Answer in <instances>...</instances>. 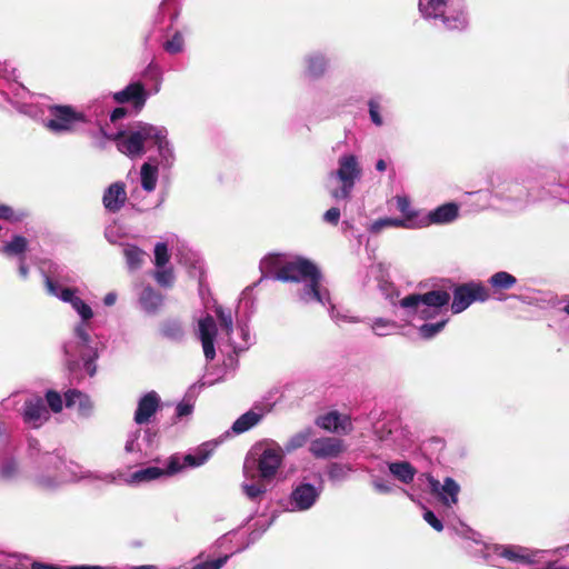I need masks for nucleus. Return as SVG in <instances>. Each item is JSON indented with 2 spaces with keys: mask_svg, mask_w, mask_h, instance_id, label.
I'll use <instances>...</instances> for the list:
<instances>
[{
  "mask_svg": "<svg viewBox=\"0 0 569 569\" xmlns=\"http://www.w3.org/2000/svg\"><path fill=\"white\" fill-rule=\"evenodd\" d=\"M163 49L170 54H177L184 49V38L181 32L176 31L173 36L163 43Z\"/></svg>",
  "mask_w": 569,
  "mask_h": 569,
  "instance_id": "49530a36",
  "label": "nucleus"
},
{
  "mask_svg": "<svg viewBox=\"0 0 569 569\" xmlns=\"http://www.w3.org/2000/svg\"><path fill=\"white\" fill-rule=\"evenodd\" d=\"M192 410H193V406L191 403L180 402V403H178V406L176 408V416L178 418L187 417V416L191 415Z\"/></svg>",
  "mask_w": 569,
  "mask_h": 569,
  "instance_id": "13d9d810",
  "label": "nucleus"
},
{
  "mask_svg": "<svg viewBox=\"0 0 569 569\" xmlns=\"http://www.w3.org/2000/svg\"><path fill=\"white\" fill-rule=\"evenodd\" d=\"M340 219V210L338 208H330L323 214V220L331 224H337Z\"/></svg>",
  "mask_w": 569,
  "mask_h": 569,
  "instance_id": "4d7b16f0",
  "label": "nucleus"
},
{
  "mask_svg": "<svg viewBox=\"0 0 569 569\" xmlns=\"http://www.w3.org/2000/svg\"><path fill=\"white\" fill-rule=\"evenodd\" d=\"M316 425L323 430L336 433H349L352 430L350 417L338 411H330L319 416L316 419Z\"/></svg>",
  "mask_w": 569,
  "mask_h": 569,
  "instance_id": "5701e85b",
  "label": "nucleus"
},
{
  "mask_svg": "<svg viewBox=\"0 0 569 569\" xmlns=\"http://www.w3.org/2000/svg\"><path fill=\"white\" fill-rule=\"evenodd\" d=\"M282 460L283 449L277 443L268 445L258 459H249V461H254V472H258L260 480L268 481L276 477Z\"/></svg>",
  "mask_w": 569,
  "mask_h": 569,
  "instance_id": "4468645a",
  "label": "nucleus"
},
{
  "mask_svg": "<svg viewBox=\"0 0 569 569\" xmlns=\"http://www.w3.org/2000/svg\"><path fill=\"white\" fill-rule=\"evenodd\" d=\"M262 278H271L283 282L301 283L297 290L299 299L305 303L318 302L327 307L330 318L337 323L358 322L355 317L342 313L332 305L329 291L322 287V274L318 267L308 259H287L281 254H269L260 261Z\"/></svg>",
  "mask_w": 569,
  "mask_h": 569,
  "instance_id": "f03ea898",
  "label": "nucleus"
},
{
  "mask_svg": "<svg viewBox=\"0 0 569 569\" xmlns=\"http://www.w3.org/2000/svg\"><path fill=\"white\" fill-rule=\"evenodd\" d=\"M216 315L220 322L221 332L228 336L229 346L234 352H241L249 348L251 343V337L249 328L246 323H238L237 335L239 339L232 337L233 333V319L231 310H226L221 306L216 308Z\"/></svg>",
  "mask_w": 569,
  "mask_h": 569,
  "instance_id": "9b49d317",
  "label": "nucleus"
},
{
  "mask_svg": "<svg viewBox=\"0 0 569 569\" xmlns=\"http://www.w3.org/2000/svg\"><path fill=\"white\" fill-rule=\"evenodd\" d=\"M46 453H49V452L41 451L40 443L37 439H34V438L28 439V456L36 463V466L38 468V471L36 473H40V472L47 473L48 463H43L41 461L42 456Z\"/></svg>",
  "mask_w": 569,
  "mask_h": 569,
  "instance_id": "58836bf2",
  "label": "nucleus"
},
{
  "mask_svg": "<svg viewBox=\"0 0 569 569\" xmlns=\"http://www.w3.org/2000/svg\"><path fill=\"white\" fill-rule=\"evenodd\" d=\"M157 148V157L152 158L162 170H170L176 163V151L173 143L168 139V130L164 127L156 126L151 142Z\"/></svg>",
  "mask_w": 569,
  "mask_h": 569,
  "instance_id": "f3484780",
  "label": "nucleus"
},
{
  "mask_svg": "<svg viewBox=\"0 0 569 569\" xmlns=\"http://www.w3.org/2000/svg\"><path fill=\"white\" fill-rule=\"evenodd\" d=\"M397 209L403 214L402 220H409L413 223V229H421V226H418L421 217H423V212L416 211L411 207V202L409 198L405 196L396 197Z\"/></svg>",
  "mask_w": 569,
  "mask_h": 569,
  "instance_id": "72a5a7b5",
  "label": "nucleus"
},
{
  "mask_svg": "<svg viewBox=\"0 0 569 569\" xmlns=\"http://www.w3.org/2000/svg\"><path fill=\"white\" fill-rule=\"evenodd\" d=\"M159 177V167L149 158L140 168L141 187L147 192L154 191Z\"/></svg>",
  "mask_w": 569,
  "mask_h": 569,
  "instance_id": "7c9ffc66",
  "label": "nucleus"
},
{
  "mask_svg": "<svg viewBox=\"0 0 569 569\" xmlns=\"http://www.w3.org/2000/svg\"><path fill=\"white\" fill-rule=\"evenodd\" d=\"M27 217V212L23 210H13L11 207L7 204L0 203V219L10 221V222H19L22 221Z\"/></svg>",
  "mask_w": 569,
  "mask_h": 569,
  "instance_id": "de8ad7c7",
  "label": "nucleus"
},
{
  "mask_svg": "<svg viewBox=\"0 0 569 569\" xmlns=\"http://www.w3.org/2000/svg\"><path fill=\"white\" fill-rule=\"evenodd\" d=\"M450 293L445 290H431L419 295L412 293L399 301L400 308L403 310L407 321L416 320H438L441 316L448 317V305Z\"/></svg>",
  "mask_w": 569,
  "mask_h": 569,
  "instance_id": "423d86ee",
  "label": "nucleus"
},
{
  "mask_svg": "<svg viewBox=\"0 0 569 569\" xmlns=\"http://www.w3.org/2000/svg\"><path fill=\"white\" fill-rule=\"evenodd\" d=\"M370 327L373 333L378 337H387L398 330L397 322L385 318L372 319Z\"/></svg>",
  "mask_w": 569,
  "mask_h": 569,
  "instance_id": "ea45409f",
  "label": "nucleus"
},
{
  "mask_svg": "<svg viewBox=\"0 0 569 569\" xmlns=\"http://www.w3.org/2000/svg\"><path fill=\"white\" fill-rule=\"evenodd\" d=\"M168 246L164 242H158L154 247V264L157 268H163L169 262Z\"/></svg>",
  "mask_w": 569,
  "mask_h": 569,
  "instance_id": "09e8293b",
  "label": "nucleus"
},
{
  "mask_svg": "<svg viewBox=\"0 0 569 569\" xmlns=\"http://www.w3.org/2000/svg\"><path fill=\"white\" fill-rule=\"evenodd\" d=\"M127 201L126 186L117 181L110 184L103 193L102 202L110 212H118Z\"/></svg>",
  "mask_w": 569,
  "mask_h": 569,
  "instance_id": "cd10ccee",
  "label": "nucleus"
},
{
  "mask_svg": "<svg viewBox=\"0 0 569 569\" xmlns=\"http://www.w3.org/2000/svg\"><path fill=\"white\" fill-rule=\"evenodd\" d=\"M49 412L40 398H33L24 403L23 419L33 427H40L48 420Z\"/></svg>",
  "mask_w": 569,
  "mask_h": 569,
  "instance_id": "c85d7f7f",
  "label": "nucleus"
},
{
  "mask_svg": "<svg viewBox=\"0 0 569 569\" xmlns=\"http://www.w3.org/2000/svg\"><path fill=\"white\" fill-rule=\"evenodd\" d=\"M389 472L400 482L409 485L413 481L417 469L408 461L388 463Z\"/></svg>",
  "mask_w": 569,
  "mask_h": 569,
  "instance_id": "2f4dec72",
  "label": "nucleus"
},
{
  "mask_svg": "<svg viewBox=\"0 0 569 569\" xmlns=\"http://www.w3.org/2000/svg\"><path fill=\"white\" fill-rule=\"evenodd\" d=\"M229 558L230 556L226 555L216 560L197 563L192 567V569H220L227 563Z\"/></svg>",
  "mask_w": 569,
  "mask_h": 569,
  "instance_id": "603ef678",
  "label": "nucleus"
},
{
  "mask_svg": "<svg viewBox=\"0 0 569 569\" xmlns=\"http://www.w3.org/2000/svg\"><path fill=\"white\" fill-rule=\"evenodd\" d=\"M69 569H114V568L102 567V566H91V565H79V566H69Z\"/></svg>",
  "mask_w": 569,
  "mask_h": 569,
  "instance_id": "69168bd1",
  "label": "nucleus"
},
{
  "mask_svg": "<svg viewBox=\"0 0 569 569\" xmlns=\"http://www.w3.org/2000/svg\"><path fill=\"white\" fill-rule=\"evenodd\" d=\"M160 397L156 391H149L142 396L138 401V407L134 412V422L143 425L150 421L151 417L160 408Z\"/></svg>",
  "mask_w": 569,
  "mask_h": 569,
  "instance_id": "bb28decb",
  "label": "nucleus"
},
{
  "mask_svg": "<svg viewBox=\"0 0 569 569\" xmlns=\"http://www.w3.org/2000/svg\"><path fill=\"white\" fill-rule=\"evenodd\" d=\"M303 66V77L308 80H318L327 72L329 59L323 52L312 51L305 56Z\"/></svg>",
  "mask_w": 569,
  "mask_h": 569,
  "instance_id": "b1692460",
  "label": "nucleus"
},
{
  "mask_svg": "<svg viewBox=\"0 0 569 569\" xmlns=\"http://www.w3.org/2000/svg\"><path fill=\"white\" fill-rule=\"evenodd\" d=\"M312 429L306 428L289 438L284 445L283 451L291 452L303 447L311 438Z\"/></svg>",
  "mask_w": 569,
  "mask_h": 569,
  "instance_id": "79ce46f5",
  "label": "nucleus"
},
{
  "mask_svg": "<svg viewBox=\"0 0 569 569\" xmlns=\"http://www.w3.org/2000/svg\"><path fill=\"white\" fill-rule=\"evenodd\" d=\"M428 482L431 493L436 496L443 506L451 508L452 506L457 505L460 486L456 480L447 477L441 483L432 476H429Z\"/></svg>",
  "mask_w": 569,
  "mask_h": 569,
  "instance_id": "aec40b11",
  "label": "nucleus"
},
{
  "mask_svg": "<svg viewBox=\"0 0 569 569\" xmlns=\"http://www.w3.org/2000/svg\"><path fill=\"white\" fill-rule=\"evenodd\" d=\"M70 279L61 276H46L47 292L64 303H69L80 318L73 328L72 337L63 345L66 361L71 371L83 369L90 377L96 371L98 359L97 341L90 336L92 308L79 296V289L68 287Z\"/></svg>",
  "mask_w": 569,
  "mask_h": 569,
  "instance_id": "f257e3e1",
  "label": "nucleus"
},
{
  "mask_svg": "<svg viewBox=\"0 0 569 569\" xmlns=\"http://www.w3.org/2000/svg\"><path fill=\"white\" fill-rule=\"evenodd\" d=\"M488 283L495 291L508 290L517 283V278L507 271H499L488 279Z\"/></svg>",
  "mask_w": 569,
  "mask_h": 569,
  "instance_id": "c9c22d12",
  "label": "nucleus"
},
{
  "mask_svg": "<svg viewBox=\"0 0 569 569\" xmlns=\"http://www.w3.org/2000/svg\"><path fill=\"white\" fill-rule=\"evenodd\" d=\"M19 273H20V276L23 279H26L28 277V273H29V269H28V267L24 263V258L23 257H20Z\"/></svg>",
  "mask_w": 569,
  "mask_h": 569,
  "instance_id": "338daca9",
  "label": "nucleus"
},
{
  "mask_svg": "<svg viewBox=\"0 0 569 569\" xmlns=\"http://www.w3.org/2000/svg\"><path fill=\"white\" fill-rule=\"evenodd\" d=\"M371 483L375 490L379 493H390L392 491V487L381 478H373Z\"/></svg>",
  "mask_w": 569,
  "mask_h": 569,
  "instance_id": "864d4df0",
  "label": "nucleus"
},
{
  "mask_svg": "<svg viewBox=\"0 0 569 569\" xmlns=\"http://www.w3.org/2000/svg\"><path fill=\"white\" fill-rule=\"evenodd\" d=\"M413 223L409 220H402L401 218H382L378 219L370 226V231L373 233L380 232L385 228H405L413 229Z\"/></svg>",
  "mask_w": 569,
  "mask_h": 569,
  "instance_id": "e433bc0d",
  "label": "nucleus"
},
{
  "mask_svg": "<svg viewBox=\"0 0 569 569\" xmlns=\"http://www.w3.org/2000/svg\"><path fill=\"white\" fill-rule=\"evenodd\" d=\"M48 114L43 119V127L57 136L77 132L79 127L89 121V116L68 104H52L48 107Z\"/></svg>",
  "mask_w": 569,
  "mask_h": 569,
  "instance_id": "1a4fd4ad",
  "label": "nucleus"
},
{
  "mask_svg": "<svg viewBox=\"0 0 569 569\" xmlns=\"http://www.w3.org/2000/svg\"><path fill=\"white\" fill-rule=\"evenodd\" d=\"M351 471L352 468L350 466L333 462L328 466L327 473L331 481L340 482L346 480Z\"/></svg>",
  "mask_w": 569,
  "mask_h": 569,
  "instance_id": "c03bdc74",
  "label": "nucleus"
},
{
  "mask_svg": "<svg viewBox=\"0 0 569 569\" xmlns=\"http://www.w3.org/2000/svg\"><path fill=\"white\" fill-rule=\"evenodd\" d=\"M157 433L151 429H136L128 432L124 442V452L140 462L152 455Z\"/></svg>",
  "mask_w": 569,
  "mask_h": 569,
  "instance_id": "ddd939ff",
  "label": "nucleus"
},
{
  "mask_svg": "<svg viewBox=\"0 0 569 569\" xmlns=\"http://www.w3.org/2000/svg\"><path fill=\"white\" fill-rule=\"evenodd\" d=\"M32 569H69V566H58L52 563H44L40 561H33L31 563Z\"/></svg>",
  "mask_w": 569,
  "mask_h": 569,
  "instance_id": "bf43d9fd",
  "label": "nucleus"
},
{
  "mask_svg": "<svg viewBox=\"0 0 569 569\" xmlns=\"http://www.w3.org/2000/svg\"><path fill=\"white\" fill-rule=\"evenodd\" d=\"M123 256L130 270L140 269L148 254L134 244H126L123 247Z\"/></svg>",
  "mask_w": 569,
  "mask_h": 569,
  "instance_id": "f704fd0d",
  "label": "nucleus"
},
{
  "mask_svg": "<svg viewBox=\"0 0 569 569\" xmlns=\"http://www.w3.org/2000/svg\"><path fill=\"white\" fill-rule=\"evenodd\" d=\"M126 114H127L126 108H122V107L116 108L110 114V120H111V122H117L119 119H122Z\"/></svg>",
  "mask_w": 569,
  "mask_h": 569,
  "instance_id": "680f3d73",
  "label": "nucleus"
},
{
  "mask_svg": "<svg viewBox=\"0 0 569 569\" xmlns=\"http://www.w3.org/2000/svg\"><path fill=\"white\" fill-rule=\"evenodd\" d=\"M130 569H159L154 565H141V566H133Z\"/></svg>",
  "mask_w": 569,
  "mask_h": 569,
  "instance_id": "774afa93",
  "label": "nucleus"
},
{
  "mask_svg": "<svg viewBox=\"0 0 569 569\" xmlns=\"http://www.w3.org/2000/svg\"><path fill=\"white\" fill-rule=\"evenodd\" d=\"M0 76L8 80H16V69L8 61H1V72Z\"/></svg>",
  "mask_w": 569,
  "mask_h": 569,
  "instance_id": "6e6d98bb",
  "label": "nucleus"
},
{
  "mask_svg": "<svg viewBox=\"0 0 569 569\" xmlns=\"http://www.w3.org/2000/svg\"><path fill=\"white\" fill-rule=\"evenodd\" d=\"M375 432L381 442L393 449L403 450L411 445L409 430L397 420H390L377 426Z\"/></svg>",
  "mask_w": 569,
  "mask_h": 569,
  "instance_id": "dca6fc26",
  "label": "nucleus"
},
{
  "mask_svg": "<svg viewBox=\"0 0 569 569\" xmlns=\"http://www.w3.org/2000/svg\"><path fill=\"white\" fill-rule=\"evenodd\" d=\"M271 520L263 523L261 527H260V530L257 531V530H253L251 533H250V539L252 541L257 540L268 528L269 526L271 525Z\"/></svg>",
  "mask_w": 569,
  "mask_h": 569,
  "instance_id": "e2e57ef3",
  "label": "nucleus"
},
{
  "mask_svg": "<svg viewBox=\"0 0 569 569\" xmlns=\"http://www.w3.org/2000/svg\"><path fill=\"white\" fill-rule=\"evenodd\" d=\"M383 98L381 96L372 97L368 101L369 117L377 127L383 126L385 121L381 116Z\"/></svg>",
  "mask_w": 569,
  "mask_h": 569,
  "instance_id": "37998d69",
  "label": "nucleus"
},
{
  "mask_svg": "<svg viewBox=\"0 0 569 569\" xmlns=\"http://www.w3.org/2000/svg\"><path fill=\"white\" fill-rule=\"evenodd\" d=\"M156 126L147 122H136L127 130L109 132L104 127L92 133V144L97 148H104L108 141H113L117 149L131 159L139 158L146 153V146L151 142Z\"/></svg>",
  "mask_w": 569,
  "mask_h": 569,
  "instance_id": "20e7f679",
  "label": "nucleus"
},
{
  "mask_svg": "<svg viewBox=\"0 0 569 569\" xmlns=\"http://www.w3.org/2000/svg\"><path fill=\"white\" fill-rule=\"evenodd\" d=\"M64 403L67 408L76 409L82 417L90 416L93 408L90 398L76 389H70L64 393Z\"/></svg>",
  "mask_w": 569,
  "mask_h": 569,
  "instance_id": "c756f323",
  "label": "nucleus"
},
{
  "mask_svg": "<svg viewBox=\"0 0 569 569\" xmlns=\"http://www.w3.org/2000/svg\"><path fill=\"white\" fill-rule=\"evenodd\" d=\"M490 295L488 289L481 283L469 282L458 286L453 290V299L451 303V311L460 313L465 311L475 301H487Z\"/></svg>",
  "mask_w": 569,
  "mask_h": 569,
  "instance_id": "2eb2a0df",
  "label": "nucleus"
},
{
  "mask_svg": "<svg viewBox=\"0 0 569 569\" xmlns=\"http://www.w3.org/2000/svg\"><path fill=\"white\" fill-rule=\"evenodd\" d=\"M46 400L53 412H60L63 407V400L57 391L49 390L46 393Z\"/></svg>",
  "mask_w": 569,
  "mask_h": 569,
  "instance_id": "3c124183",
  "label": "nucleus"
},
{
  "mask_svg": "<svg viewBox=\"0 0 569 569\" xmlns=\"http://www.w3.org/2000/svg\"><path fill=\"white\" fill-rule=\"evenodd\" d=\"M117 103L131 102L137 110H141L148 99V92L140 82L129 83L124 89L112 94Z\"/></svg>",
  "mask_w": 569,
  "mask_h": 569,
  "instance_id": "393cba45",
  "label": "nucleus"
},
{
  "mask_svg": "<svg viewBox=\"0 0 569 569\" xmlns=\"http://www.w3.org/2000/svg\"><path fill=\"white\" fill-rule=\"evenodd\" d=\"M347 447L345 441L335 437H321L310 441L309 452L316 459H335L340 457Z\"/></svg>",
  "mask_w": 569,
  "mask_h": 569,
  "instance_id": "6ab92c4d",
  "label": "nucleus"
},
{
  "mask_svg": "<svg viewBox=\"0 0 569 569\" xmlns=\"http://www.w3.org/2000/svg\"><path fill=\"white\" fill-rule=\"evenodd\" d=\"M363 169L360 158L351 152L342 153L337 159L336 169L328 173V188L335 200L351 198L356 184L362 179Z\"/></svg>",
  "mask_w": 569,
  "mask_h": 569,
  "instance_id": "0eeeda50",
  "label": "nucleus"
},
{
  "mask_svg": "<svg viewBox=\"0 0 569 569\" xmlns=\"http://www.w3.org/2000/svg\"><path fill=\"white\" fill-rule=\"evenodd\" d=\"M41 461L48 463L47 473H34L31 477L33 485L40 490L51 491L64 482L79 481L87 478L101 479L107 482L114 480L111 475H104L103 477L93 476L91 472L83 470L79 465L66 461L58 453H46L42 456Z\"/></svg>",
  "mask_w": 569,
  "mask_h": 569,
  "instance_id": "7ed1b4c3",
  "label": "nucleus"
},
{
  "mask_svg": "<svg viewBox=\"0 0 569 569\" xmlns=\"http://www.w3.org/2000/svg\"><path fill=\"white\" fill-rule=\"evenodd\" d=\"M28 241L24 237L14 236L3 248L7 256H21L27 250Z\"/></svg>",
  "mask_w": 569,
  "mask_h": 569,
  "instance_id": "a18cd8bd",
  "label": "nucleus"
},
{
  "mask_svg": "<svg viewBox=\"0 0 569 569\" xmlns=\"http://www.w3.org/2000/svg\"><path fill=\"white\" fill-rule=\"evenodd\" d=\"M117 298H118V297H117V293H116V292H109V293H107V295L104 296V298H103V303H104V306H107V307H111V306H113V305L116 303V301H117Z\"/></svg>",
  "mask_w": 569,
  "mask_h": 569,
  "instance_id": "0e129e2a",
  "label": "nucleus"
},
{
  "mask_svg": "<svg viewBox=\"0 0 569 569\" xmlns=\"http://www.w3.org/2000/svg\"><path fill=\"white\" fill-rule=\"evenodd\" d=\"M459 208L456 203L449 202L439 206L438 208L423 213L418 226L427 228L431 224H446L455 221L458 218Z\"/></svg>",
  "mask_w": 569,
  "mask_h": 569,
  "instance_id": "4be33fe9",
  "label": "nucleus"
},
{
  "mask_svg": "<svg viewBox=\"0 0 569 569\" xmlns=\"http://www.w3.org/2000/svg\"><path fill=\"white\" fill-rule=\"evenodd\" d=\"M418 10L426 20H433L448 31H465L470 22L466 0H418Z\"/></svg>",
  "mask_w": 569,
  "mask_h": 569,
  "instance_id": "39448f33",
  "label": "nucleus"
},
{
  "mask_svg": "<svg viewBox=\"0 0 569 569\" xmlns=\"http://www.w3.org/2000/svg\"><path fill=\"white\" fill-rule=\"evenodd\" d=\"M448 320V317L441 316V319H438L435 322H426L420 326H417L418 332L421 338L431 339L445 328Z\"/></svg>",
  "mask_w": 569,
  "mask_h": 569,
  "instance_id": "a19ab883",
  "label": "nucleus"
},
{
  "mask_svg": "<svg viewBox=\"0 0 569 569\" xmlns=\"http://www.w3.org/2000/svg\"><path fill=\"white\" fill-rule=\"evenodd\" d=\"M19 462L13 458H6L0 465V478L4 481H16L21 477Z\"/></svg>",
  "mask_w": 569,
  "mask_h": 569,
  "instance_id": "4c0bfd02",
  "label": "nucleus"
},
{
  "mask_svg": "<svg viewBox=\"0 0 569 569\" xmlns=\"http://www.w3.org/2000/svg\"><path fill=\"white\" fill-rule=\"evenodd\" d=\"M272 405L254 406L251 410L241 415L232 425L231 429L234 433H243L258 425L261 419L270 412Z\"/></svg>",
  "mask_w": 569,
  "mask_h": 569,
  "instance_id": "a878e982",
  "label": "nucleus"
},
{
  "mask_svg": "<svg viewBox=\"0 0 569 569\" xmlns=\"http://www.w3.org/2000/svg\"><path fill=\"white\" fill-rule=\"evenodd\" d=\"M323 490L322 482L317 486L305 480L293 486L288 499L289 510L303 512L310 510L319 500Z\"/></svg>",
  "mask_w": 569,
  "mask_h": 569,
  "instance_id": "f8f14e48",
  "label": "nucleus"
},
{
  "mask_svg": "<svg viewBox=\"0 0 569 569\" xmlns=\"http://www.w3.org/2000/svg\"><path fill=\"white\" fill-rule=\"evenodd\" d=\"M463 538L471 540L476 545L482 546L483 549L481 550L483 553V557L490 562V558L492 556H499L503 559H506L509 562L518 563L522 566H529L535 562L536 555L538 552H533L525 547L516 546V545H493V546H486L482 543L480 539V535L472 531L469 528L462 527L461 531L459 532Z\"/></svg>",
  "mask_w": 569,
  "mask_h": 569,
  "instance_id": "9d476101",
  "label": "nucleus"
},
{
  "mask_svg": "<svg viewBox=\"0 0 569 569\" xmlns=\"http://www.w3.org/2000/svg\"><path fill=\"white\" fill-rule=\"evenodd\" d=\"M244 480L241 485L242 491L248 499L258 502L267 492L268 480H260V477L254 472V461L246 459L243 463Z\"/></svg>",
  "mask_w": 569,
  "mask_h": 569,
  "instance_id": "a211bd4d",
  "label": "nucleus"
},
{
  "mask_svg": "<svg viewBox=\"0 0 569 569\" xmlns=\"http://www.w3.org/2000/svg\"><path fill=\"white\" fill-rule=\"evenodd\" d=\"M213 446L203 443L194 452L186 455L183 458L171 457L166 469L158 467H148L132 472L128 479L129 483H142L159 479L162 476H171L180 472L184 467L202 466L211 456Z\"/></svg>",
  "mask_w": 569,
  "mask_h": 569,
  "instance_id": "6e6552de",
  "label": "nucleus"
},
{
  "mask_svg": "<svg viewBox=\"0 0 569 569\" xmlns=\"http://www.w3.org/2000/svg\"><path fill=\"white\" fill-rule=\"evenodd\" d=\"M423 519L437 531H441L443 529V525L441 522V520H439L436 515L430 511V510H427L425 513H423Z\"/></svg>",
  "mask_w": 569,
  "mask_h": 569,
  "instance_id": "5fc2aeb1",
  "label": "nucleus"
},
{
  "mask_svg": "<svg viewBox=\"0 0 569 569\" xmlns=\"http://www.w3.org/2000/svg\"><path fill=\"white\" fill-rule=\"evenodd\" d=\"M198 336L201 340L204 357L211 361L216 357L214 339L217 337V325L211 316L201 318L198 322Z\"/></svg>",
  "mask_w": 569,
  "mask_h": 569,
  "instance_id": "412c9836",
  "label": "nucleus"
},
{
  "mask_svg": "<svg viewBox=\"0 0 569 569\" xmlns=\"http://www.w3.org/2000/svg\"><path fill=\"white\" fill-rule=\"evenodd\" d=\"M156 281L163 287H169L173 283V272L171 268H157L154 272Z\"/></svg>",
  "mask_w": 569,
  "mask_h": 569,
  "instance_id": "8fccbe9b",
  "label": "nucleus"
},
{
  "mask_svg": "<svg viewBox=\"0 0 569 569\" xmlns=\"http://www.w3.org/2000/svg\"><path fill=\"white\" fill-rule=\"evenodd\" d=\"M139 303L147 313H156L162 305V296L151 287H146L140 293Z\"/></svg>",
  "mask_w": 569,
  "mask_h": 569,
  "instance_id": "473e14b6",
  "label": "nucleus"
},
{
  "mask_svg": "<svg viewBox=\"0 0 569 569\" xmlns=\"http://www.w3.org/2000/svg\"><path fill=\"white\" fill-rule=\"evenodd\" d=\"M513 187L512 182H508L507 187L502 190L499 189V186H496L495 181L491 180V191L496 197L502 198L505 196V191L511 192V189Z\"/></svg>",
  "mask_w": 569,
  "mask_h": 569,
  "instance_id": "052dcab7",
  "label": "nucleus"
}]
</instances>
